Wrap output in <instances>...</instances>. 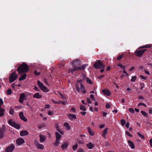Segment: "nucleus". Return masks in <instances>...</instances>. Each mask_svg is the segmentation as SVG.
I'll return each instance as SVG.
<instances>
[{"label":"nucleus","mask_w":152,"mask_h":152,"mask_svg":"<svg viewBox=\"0 0 152 152\" xmlns=\"http://www.w3.org/2000/svg\"><path fill=\"white\" fill-rule=\"evenodd\" d=\"M28 66L25 63H23L20 64L17 69L18 73L20 74L26 73L28 72Z\"/></svg>","instance_id":"nucleus-1"},{"label":"nucleus","mask_w":152,"mask_h":152,"mask_svg":"<svg viewBox=\"0 0 152 152\" xmlns=\"http://www.w3.org/2000/svg\"><path fill=\"white\" fill-rule=\"evenodd\" d=\"M94 66V67L96 69L103 68L105 67V65L103 64L100 60H98L95 62Z\"/></svg>","instance_id":"nucleus-2"},{"label":"nucleus","mask_w":152,"mask_h":152,"mask_svg":"<svg viewBox=\"0 0 152 152\" xmlns=\"http://www.w3.org/2000/svg\"><path fill=\"white\" fill-rule=\"evenodd\" d=\"M8 123L10 125L14 127L16 129H19L20 128L19 124L13 120H9L8 121Z\"/></svg>","instance_id":"nucleus-3"},{"label":"nucleus","mask_w":152,"mask_h":152,"mask_svg":"<svg viewBox=\"0 0 152 152\" xmlns=\"http://www.w3.org/2000/svg\"><path fill=\"white\" fill-rule=\"evenodd\" d=\"M18 77V75L15 72L12 73L9 76V81L10 83H12L15 81Z\"/></svg>","instance_id":"nucleus-4"},{"label":"nucleus","mask_w":152,"mask_h":152,"mask_svg":"<svg viewBox=\"0 0 152 152\" xmlns=\"http://www.w3.org/2000/svg\"><path fill=\"white\" fill-rule=\"evenodd\" d=\"M37 85L43 92H46L48 91L47 88L39 81H37Z\"/></svg>","instance_id":"nucleus-5"},{"label":"nucleus","mask_w":152,"mask_h":152,"mask_svg":"<svg viewBox=\"0 0 152 152\" xmlns=\"http://www.w3.org/2000/svg\"><path fill=\"white\" fill-rule=\"evenodd\" d=\"M5 130V127L4 125H3L2 128H0V139H2L4 137Z\"/></svg>","instance_id":"nucleus-6"},{"label":"nucleus","mask_w":152,"mask_h":152,"mask_svg":"<svg viewBox=\"0 0 152 152\" xmlns=\"http://www.w3.org/2000/svg\"><path fill=\"white\" fill-rule=\"evenodd\" d=\"M146 50V49H144L136 50L135 52L134 53L136 56L140 57L141 56Z\"/></svg>","instance_id":"nucleus-7"},{"label":"nucleus","mask_w":152,"mask_h":152,"mask_svg":"<svg viewBox=\"0 0 152 152\" xmlns=\"http://www.w3.org/2000/svg\"><path fill=\"white\" fill-rule=\"evenodd\" d=\"M15 146L12 144H11L7 146L5 149V152H12L15 148Z\"/></svg>","instance_id":"nucleus-8"},{"label":"nucleus","mask_w":152,"mask_h":152,"mask_svg":"<svg viewBox=\"0 0 152 152\" xmlns=\"http://www.w3.org/2000/svg\"><path fill=\"white\" fill-rule=\"evenodd\" d=\"M72 64L73 65V69L72 70V71H74V67H78L80 65V61L79 60H75L73 61L72 62Z\"/></svg>","instance_id":"nucleus-9"},{"label":"nucleus","mask_w":152,"mask_h":152,"mask_svg":"<svg viewBox=\"0 0 152 152\" xmlns=\"http://www.w3.org/2000/svg\"><path fill=\"white\" fill-rule=\"evenodd\" d=\"M34 144L38 149H43L44 148V145H43L39 144L37 140H35Z\"/></svg>","instance_id":"nucleus-10"},{"label":"nucleus","mask_w":152,"mask_h":152,"mask_svg":"<svg viewBox=\"0 0 152 152\" xmlns=\"http://www.w3.org/2000/svg\"><path fill=\"white\" fill-rule=\"evenodd\" d=\"M88 66L87 64H85L81 66H78V67H74V71H78L80 70H83L85 69L86 67Z\"/></svg>","instance_id":"nucleus-11"},{"label":"nucleus","mask_w":152,"mask_h":152,"mask_svg":"<svg viewBox=\"0 0 152 152\" xmlns=\"http://www.w3.org/2000/svg\"><path fill=\"white\" fill-rule=\"evenodd\" d=\"M67 116L69 119L71 121L73 119H77L76 116L75 115L68 114H67Z\"/></svg>","instance_id":"nucleus-12"},{"label":"nucleus","mask_w":152,"mask_h":152,"mask_svg":"<svg viewBox=\"0 0 152 152\" xmlns=\"http://www.w3.org/2000/svg\"><path fill=\"white\" fill-rule=\"evenodd\" d=\"M81 82L82 80H80V81L79 82V84L80 85V90L82 92L83 94H85L86 92V91L84 87L83 84Z\"/></svg>","instance_id":"nucleus-13"},{"label":"nucleus","mask_w":152,"mask_h":152,"mask_svg":"<svg viewBox=\"0 0 152 152\" xmlns=\"http://www.w3.org/2000/svg\"><path fill=\"white\" fill-rule=\"evenodd\" d=\"M19 116L20 119L24 121L25 122H27V119L24 116L23 113L22 112H20L19 113Z\"/></svg>","instance_id":"nucleus-14"},{"label":"nucleus","mask_w":152,"mask_h":152,"mask_svg":"<svg viewBox=\"0 0 152 152\" xmlns=\"http://www.w3.org/2000/svg\"><path fill=\"white\" fill-rule=\"evenodd\" d=\"M16 143L18 145H20L25 142L24 140L22 138H19L16 140Z\"/></svg>","instance_id":"nucleus-15"},{"label":"nucleus","mask_w":152,"mask_h":152,"mask_svg":"<svg viewBox=\"0 0 152 152\" xmlns=\"http://www.w3.org/2000/svg\"><path fill=\"white\" fill-rule=\"evenodd\" d=\"M24 99L27 100L26 96H20V98L19 99V102L20 103H22L23 102Z\"/></svg>","instance_id":"nucleus-16"},{"label":"nucleus","mask_w":152,"mask_h":152,"mask_svg":"<svg viewBox=\"0 0 152 152\" xmlns=\"http://www.w3.org/2000/svg\"><path fill=\"white\" fill-rule=\"evenodd\" d=\"M102 92L106 95H110L111 94L109 90L104 89L102 90Z\"/></svg>","instance_id":"nucleus-17"},{"label":"nucleus","mask_w":152,"mask_h":152,"mask_svg":"<svg viewBox=\"0 0 152 152\" xmlns=\"http://www.w3.org/2000/svg\"><path fill=\"white\" fill-rule=\"evenodd\" d=\"M28 134V132L26 130L22 131L20 132V135L22 136L27 135Z\"/></svg>","instance_id":"nucleus-18"},{"label":"nucleus","mask_w":152,"mask_h":152,"mask_svg":"<svg viewBox=\"0 0 152 152\" xmlns=\"http://www.w3.org/2000/svg\"><path fill=\"white\" fill-rule=\"evenodd\" d=\"M68 145V143L67 142H64V144L62 145L61 146V148L62 149H64L67 148Z\"/></svg>","instance_id":"nucleus-19"},{"label":"nucleus","mask_w":152,"mask_h":152,"mask_svg":"<svg viewBox=\"0 0 152 152\" xmlns=\"http://www.w3.org/2000/svg\"><path fill=\"white\" fill-rule=\"evenodd\" d=\"M128 143L129 145L131 147V148L134 149V145L132 142L129 140L128 141Z\"/></svg>","instance_id":"nucleus-20"},{"label":"nucleus","mask_w":152,"mask_h":152,"mask_svg":"<svg viewBox=\"0 0 152 152\" xmlns=\"http://www.w3.org/2000/svg\"><path fill=\"white\" fill-rule=\"evenodd\" d=\"M107 130L108 128H106L102 132V136L104 138H105V135L107 132Z\"/></svg>","instance_id":"nucleus-21"},{"label":"nucleus","mask_w":152,"mask_h":152,"mask_svg":"<svg viewBox=\"0 0 152 152\" xmlns=\"http://www.w3.org/2000/svg\"><path fill=\"white\" fill-rule=\"evenodd\" d=\"M26 77V74H23L19 78V80L20 81L23 80L25 79Z\"/></svg>","instance_id":"nucleus-22"},{"label":"nucleus","mask_w":152,"mask_h":152,"mask_svg":"<svg viewBox=\"0 0 152 152\" xmlns=\"http://www.w3.org/2000/svg\"><path fill=\"white\" fill-rule=\"evenodd\" d=\"M80 81V80H77V84L76 85V89L77 91L78 92H79L80 91V84H79V82Z\"/></svg>","instance_id":"nucleus-23"},{"label":"nucleus","mask_w":152,"mask_h":152,"mask_svg":"<svg viewBox=\"0 0 152 152\" xmlns=\"http://www.w3.org/2000/svg\"><path fill=\"white\" fill-rule=\"evenodd\" d=\"M5 110L2 108L1 106L0 107V117L3 116L4 115V112Z\"/></svg>","instance_id":"nucleus-24"},{"label":"nucleus","mask_w":152,"mask_h":152,"mask_svg":"<svg viewBox=\"0 0 152 152\" xmlns=\"http://www.w3.org/2000/svg\"><path fill=\"white\" fill-rule=\"evenodd\" d=\"M39 137L40 139V141L41 142H44L46 138L43 135L40 134L39 135Z\"/></svg>","instance_id":"nucleus-25"},{"label":"nucleus","mask_w":152,"mask_h":152,"mask_svg":"<svg viewBox=\"0 0 152 152\" xmlns=\"http://www.w3.org/2000/svg\"><path fill=\"white\" fill-rule=\"evenodd\" d=\"M56 140H59L61 138V135L58 132H56Z\"/></svg>","instance_id":"nucleus-26"},{"label":"nucleus","mask_w":152,"mask_h":152,"mask_svg":"<svg viewBox=\"0 0 152 152\" xmlns=\"http://www.w3.org/2000/svg\"><path fill=\"white\" fill-rule=\"evenodd\" d=\"M51 100L54 103L60 104H61V103H62V104H63L64 105H65V102H63V101H58V102H56V101H55L53 99H52Z\"/></svg>","instance_id":"nucleus-27"},{"label":"nucleus","mask_w":152,"mask_h":152,"mask_svg":"<svg viewBox=\"0 0 152 152\" xmlns=\"http://www.w3.org/2000/svg\"><path fill=\"white\" fill-rule=\"evenodd\" d=\"M64 126L66 128V129L67 130H69L71 128L70 126L68 123L65 122L64 123Z\"/></svg>","instance_id":"nucleus-28"},{"label":"nucleus","mask_w":152,"mask_h":152,"mask_svg":"<svg viewBox=\"0 0 152 152\" xmlns=\"http://www.w3.org/2000/svg\"><path fill=\"white\" fill-rule=\"evenodd\" d=\"M86 146L89 149H92L94 147V145L91 142H89L86 145Z\"/></svg>","instance_id":"nucleus-29"},{"label":"nucleus","mask_w":152,"mask_h":152,"mask_svg":"<svg viewBox=\"0 0 152 152\" xmlns=\"http://www.w3.org/2000/svg\"><path fill=\"white\" fill-rule=\"evenodd\" d=\"M87 129L88 131V132L89 133L90 135L91 136H93L94 134V132L92 131L89 127L87 128Z\"/></svg>","instance_id":"nucleus-30"},{"label":"nucleus","mask_w":152,"mask_h":152,"mask_svg":"<svg viewBox=\"0 0 152 152\" xmlns=\"http://www.w3.org/2000/svg\"><path fill=\"white\" fill-rule=\"evenodd\" d=\"M59 144V140H56V142L53 143V145L56 146H57L58 145V144Z\"/></svg>","instance_id":"nucleus-31"},{"label":"nucleus","mask_w":152,"mask_h":152,"mask_svg":"<svg viewBox=\"0 0 152 152\" xmlns=\"http://www.w3.org/2000/svg\"><path fill=\"white\" fill-rule=\"evenodd\" d=\"M14 111L12 107H10L9 110V113L11 115H13Z\"/></svg>","instance_id":"nucleus-32"},{"label":"nucleus","mask_w":152,"mask_h":152,"mask_svg":"<svg viewBox=\"0 0 152 152\" xmlns=\"http://www.w3.org/2000/svg\"><path fill=\"white\" fill-rule=\"evenodd\" d=\"M141 113L144 116H145L147 117H148V114L146 112L143 111H141Z\"/></svg>","instance_id":"nucleus-33"},{"label":"nucleus","mask_w":152,"mask_h":152,"mask_svg":"<svg viewBox=\"0 0 152 152\" xmlns=\"http://www.w3.org/2000/svg\"><path fill=\"white\" fill-rule=\"evenodd\" d=\"M80 109L81 110H82L83 111H85L86 110V108L83 105H81L80 106Z\"/></svg>","instance_id":"nucleus-34"},{"label":"nucleus","mask_w":152,"mask_h":152,"mask_svg":"<svg viewBox=\"0 0 152 152\" xmlns=\"http://www.w3.org/2000/svg\"><path fill=\"white\" fill-rule=\"evenodd\" d=\"M86 80L88 83L89 84H91V83H92L91 81L90 78H89L88 77H86Z\"/></svg>","instance_id":"nucleus-35"},{"label":"nucleus","mask_w":152,"mask_h":152,"mask_svg":"<svg viewBox=\"0 0 152 152\" xmlns=\"http://www.w3.org/2000/svg\"><path fill=\"white\" fill-rule=\"evenodd\" d=\"M118 66L121 68L123 69H125L126 66L122 65L121 64H118Z\"/></svg>","instance_id":"nucleus-36"},{"label":"nucleus","mask_w":152,"mask_h":152,"mask_svg":"<svg viewBox=\"0 0 152 152\" xmlns=\"http://www.w3.org/2000/svg\"><path fill=\"white\" fill-rule=\"evenodd\" d=\"M137 77L136 76H134L132 77L131 81L132 82H134L136 79Z\"/></svg>","instance_id":"nucleus-37"},{"label":"nucleus","mask_w":152,"mask_h":152,"mask_svg":"<svg viewBox=\"0 0 152 152\" xmlns=\"http://www.w3.org/2000/svg\"><path fill=\"white\" fill-rule=\"evenodd\" d=\"M123 56V54L119 55L117 58L118 60H120Z\"/></svg>","instance_id":"nucleus-38"},{"label":"nucleus","mask_w":152,"mask_h":152,"mask_svg":"<svg viewBox=\"0 0 152 152\" xmlns=\"http://www.w3.org/2000/svg\"><path fill=\"white\" fill-rule=\"evenodd\" d=\"M121 124L123 126H124L125 124H126V122L125 121L124 119H122L121 121Z\"/></svg>","instance_id":"nucleus-39"},{"label":"nucleus","mask_w":152,"mask_h":152,"mask_svg":"<svg viewBox=\"0 0 152 152\" xmlns=\"http://www.w3.org/2000/svg\"><path fill=\"white\" fill-rule=\"evenodd\" d=\"M137 134H138V135L142 139H144V136L142 135L141 133H139V132H137Z\"/></svg>","instance_id":"nucleus-40"},{"label":"nucleus","mask_w":152,"mask_h":152,"mask_svg":"<svg viewBox=\"0 0 152 152\" xmlns=\"http://www.w3.org/2000/svg\"><path fill=\"white\" fill-rule=\"evenodd\" d=\"M150 47V46H147L146 45H144V46H142L140 47L139 48H149Z\"/></svg>","instance_id":"nucleus-41"},{"label":"nucleus","mask_w":152,"mask_h":152,"mask_svg":"<svg viewBox=\"0 0 152 152\" xmlns=\"http://www.w3.org/2000/svg\"><path fill=\"white\" fill-rule=\"evenodd\" d=\"M12 91L11 89H8L7 91V94L8 95H10L11 94Z\"/></svg>","instance_id":"nucleus-42"},{"label":"nucleus","mask_w":152,"mask_h":152,"mask_svg":"<svg viewBox=\"0 0 152 152\" xmlns=\"http://www.w3.org/2000/svg\"><path fill=\"white\" fill-rule=\"evenodd\" d=\"M77 147H78V145L77 144H76L75 145H74V146H73L72 147V149H73V150H74V151L77 148Z\"/></svg>","instance_id":"nucleus-43"},{"label":"nucleus","mask_w":152,"mask_h":152,"mask_svg":"<svg viewBox=\"0 0 152 152\" xmlns=\"http://www.w3.org/2000/svg\"><path fill=\"white\" fill-rule=\"evenodd\" d=\"M105 107L107 109H109L110 107V103H107Z\"/></svg>","instance_id":"nucleus-44"},{"label":"nucleus","mask_w":152,"mask_h":152,"mask_svg":"<svg viewBox=\"0 0 152 152\" xmlns=\"http://www.w3.org/2000/svg\"><path fill=\"white\" fill-rule=\"evenodd\" d=\"M140 89L142 90L144 88V84L143 83H141L140 84Z\"/></svg>","instance_id":"nucleus-45"},{"label":"nucleus","mask_w":152,"mask_h":152,"mask_svg":"<svg viewBox=\"0 0 152 152\" xmlns=\"http://www.w3.org/2000/svg\"><path fill=\"white\" fill-rule=\"evenodd\" d=\"M129 111L130 113H134V110L132 108H130L129 110Z\"/></svg>","instance_id":"nucleus-46"},{"label":"nucleus","mask_w":152,"mask_h":152,"mask_svg":"<svg viewBox=\"0 0 152 152\" xmlns=\"http://www.w3.org/2000/svg\"><path fill=\"white\" fill-rule=\"evenodd\" d=\"M34 98H37V99H40L42 98L41 96H33Z\"/></svg>","instance_id":"nucleus-47"},{"label":"nucleus","mask_w":152,"mask_h":152,"mask_svg":"<svg viewBox=\"0 0 152 152\" xmlns=\"http://www.w3.org/2000/svg\"><path fill=\"white\" fill-rule=\"evenodd\" d=\"M34 74L35 75L38 76L40 74V73L39 72H38L37 71L35 70L34 71Z\"/></svg>","instance_id":"nucleus-48"},{"label":"nucleus","mask_w":152,"mask_h":152,"mask_svg":"<svg viewBox=\"0 0 152 152\" xmlns=\"http://www.w3.org/2000/svg\"><path fill=\"white\" fill-rule=\"evenodd\" d=\"M126 134H127V135H128L130 137H132V134H131L128 131H126Z\"/></svg>","instance_id":"nucleus-49"},{"label":"nucleus","mask_w":152,"mask_h":152,"mask_svg":"<svg viewBox=\"0 0 152 152\" xmlns=\"http://www.w3.org/2000/svg\"><path fill=\"white\" fill-rule=\"evenodd\" d=\"M90 98L92 100H93L94 101H95V99L94 97V96H90Z\"/></svg>","instance_id":"nucleus-50"},{"label":"nucleus","mask_w":152,"mask_h":152,"mask_svg":"<svg viewBox=\"0 0 152 152\" xmlns=\"http://www.w3.org/2000/svg\"><path fill=\"white\" fill-rule=\"evenodd\" d=\"M45 125L44 124H42V125H39L38 126V128L39 129H40L42 128V127H44Z\"/></svg>","instance_id":"nucleus-51"},{"label":"nucleus","mask_w":152,"mask_h":152,"mask_svg":"<svg viewBox=\"0 0 152 152\" xmlns=\"http://www.w3.org/2000/svg\"><path fill=\"white\" fill-rule=\"evenodd\" d=\"M140 78H141L142 79L146 80V77H145L144 76H143L142 75H140Z\"/></svg>","instance_id":"nucleus-52"},{"label":"nucleus","mask_w":152,"mask_h":152,"mask_svg":"<svg viewBox=\"0 0 152 152\" xmlns=\"http://www.w3.org/2000/svg\"><path fill=\"white\" fill-rule=\"evenodd\" d=\"M139 98L141 100V101H143V99H144V97L142 96H140L139 97Z\"/></svg>","instance_id":"nucleus-53"},{"label":"nucleus","mask_w":152,"mask_h":152,"mask_svg":"<svg viewBox=\"0 0 152 152\" xmlns=\"http://www.w3.org/2000/svg\"><path fill=\"white\" fill-rule=\"evenodd\" d=\"M56 129L57 130L58 132H60V130L59 129V126L58 125H57L56 126Z\"/></svg>","instance_id":"nucleus-54"},{"label":"nucleus","mask_w":152,"mask_h":152,"mask_svg":"<svg viewBox=\"0 0 152 152\" xmlns=\"http://www.w3.org/2000/svg\"><path fill=\"white\" fill-rule=\"evenodd\" d=\"M125 69H123V73L124 74H126L127 76H129L128 74L125 71Z\"/></svg>","instance_id":"nucleus-55"},{"label":"nucleus","mask_w":152,"mask_h":152,"mask_svg":"<svg viewBox=\"0 0 152 152\" xmlns=\"http://www.w3.org/2000/svg\"><path fill=\"white\" fill-rule=\"evenodd\" d=\"M45 108H50V106L49 104H46L45 105Z\"/></svg>","instance_id":"nucleus-56"},{"label":"nucleus","mask_w":152,"mask_h":152,"mask_svg":"<svg viewBox=\"0 0 152 152\" xmlns=\"http://www.w3.org/2000/svg\"><path fill=\"white\" fill-rule=\"evenodd\" d=\"M86 112H80V113L81 114L83 115H85L86 114Z\"/></svg>","instance_id":"nucleus-57"},{"label":"nucleus","mask_w":152,"mask_h":152,"mask_svg":"<svg viewBox=\"0 0 152 152\" xmlns=\"http://www.w3.org/2000/svg\"><path fill=\"white\" fill-rule=\"evenodd\" d=\"M48 114L49 115H52L53 114V113L52 112V111H49L48 112Z\"/></svg>","instance_id":"nucleus-58"},{"label":"nucleus","mask_w":152,"mask_h":152,"mask_svg":"<svg viewBox=\"0 0 152 152\" xmlns=\"http://www.w3.org/2000/svg\"><path fill=\"white\" fill-rule=\"evenodd\" d=\"M3 100L1 99H0V106H1V105L3 104Z\"/></svg>","instance_id":"nucleus-59"},{"label":"nucleus","mask_w":152,"mask_h":152,"mask_svg":"<svg viewBox=\"0 0 152 152\" xmlns=\"http://www.w3.org/2000/svg\"><path fill=\"white\" fill-rule=\"evenodd\" d=\"M87 101H88V102L89 104L91 103V101L90 98L89 99L88 98L87 99Z\"/></svg>","instance_id":"nucleus-60"},{"label":"nucleus","mask_w":152,"mask_h":152,"mask_svg":"<svg viewBox=\"0 0 152 152\" xmlns=\"http://www.w3.org/2000/svg\"><path fill=\"white\" fill-rule=\"evenodd\" d=\"M135 67H132L129 70V71H133Z\"/></svg>","instance_id":"nucleus-61"},{"label":"nucleus","mask_w":152,"mask_h":152,"mask_svg":"<svg viewBox=\"0 0 152 152\" xmlns=\"http://www.w3.org/2000/svg\"><path fill=\"white\" fill-rule=\"evenodd\" d=\"M102 113L103 114V116L104 117H105L107 114V113H106V112H104V111H103Z\"/></svg>","instance_id":"nucleus-62"},{"label":"nucleus","mask_w":152,"mask_h":152,"mask_svg":"<svg viewBox=\"0 0 152 152\" xmlns=\"http://www.w3.org/2000/svg\"><path fill=\"white\" fill-rule=\"evenodd\" d=\"M129 122H127L126 125V127H127V128H128L129 127Z\"/></svg>","instance_id":"nucleus-63"},{"label":"nucleus","mask_w":152,"mask_h":152,"mask_svg":"<svg viewBox=\"0 0 152 152\" xmlns=\"http://www.w3.org/2000/svg\"><path fill=\"white\" fill-rule=\"evenodd\" d=\"M149 142H150V145L152 147V139H151L150 140Z\"/></svg>","instance_id":"nucleus-64"}]
</instances>
